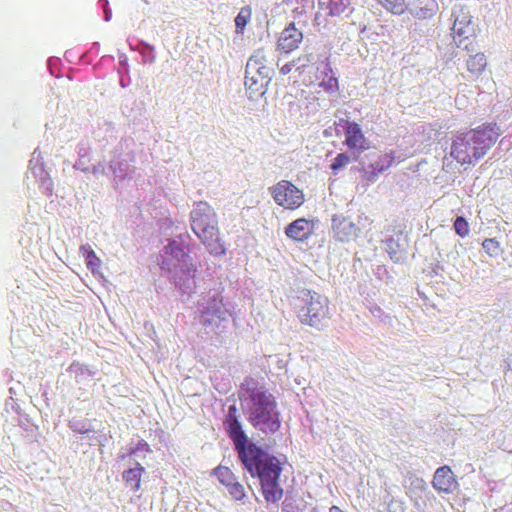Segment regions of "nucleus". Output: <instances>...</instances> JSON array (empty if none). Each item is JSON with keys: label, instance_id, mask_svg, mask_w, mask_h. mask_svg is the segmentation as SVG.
Masks as SVG:
<instances>
[{"label": "nucleus", "instance_id": "1", "mask_svg": "<svg viewBox=\"0 0 512 512\" xmlns=\"http://www.w3.org/2000/svg\"><path fill=\"white\" fill-rule=\"evenodd\" d=\"M192 238L188 233H181L167 240L163 247L161 268L169 272V277L181 295L189 299L197 292V267L191 253Z\"/></svg>", "mask_w": 512, "mask_h": 512}, {"label": "nucleus", "instance_id": "2", "mask_svg": "<svg viewBox=\"0 0 512 512\" xmlns=\"http://www.w3.org/2000/svg\"><path fill=\"white\" fill-rule=\"evenodd\" d=\"M243 469L260 482L264 499L268 503H276L284 495L280 486L282 464L268 451V447L260 446L238 457Z\"/></svg>", "mask_w": 512, "mask_h": 512}, {"label": "nucleus", "instance_id": "3", "mask_svg": "<svg viewBox=\"0 0 512 512\" xmlns=\"http://www.w3.org/2000/svg\"><path fill=\"white\" fill-rule=\"evenodd\" d=\"M502 134L496 123H484L455 136L450 155L460 164L474 165L485 156Z\"/></svg>", "mask_w": 512, "mask_h": 512}, {"label": "nucleus", "instance_id": "4", "mask_svg": "<svg viewBox=\"0 0 512 512\" xmlns=\"http://www.w3.org/2000/svg\"><path fill=\"white\" fill-rule=\"evenodd\" d=\"M190 225L207 251L214 256L225 254V247L219 237L218 219L214 209L204 201L194 203L190 212Z\"/></svg>", "mask_w": 512, "mask_h": 512}, {"label": "nucleus", "instance_id": "5", "mask_svg": "<svg viewBox=\"0 0 512 512\" xmlns=\"http://www.w3.org/2000/svg\"><path fill=\"white\" fill-rule=\"evenodd\" d=\"M252 396L243 403L247 413V420L262 433L274 434L280 426V414L272 394L268 392H252Z\"/></svg>", "mask_w": 512, "mask_h": 512}, {"label": "nucleus", "instance_id": "6", "mask_svg": "<svg viewBox=\"0 0 512 512\" xmlns=\"http://www.w3.org/2000/svg\"><path fill=\"white\" fill-rule=\"evenodd\" d=\"M295 308L302 324L320 329L324 320L329 318V300L326 296L310 290L297 292Z\"/></svg>", "mask_w": 512, "mask_h": 512}, {"label": "nucleus", "instance_id": "7", "mask_svg": "<svg viewBox=\"0 0 512 512\" xmlns=\"http://www.w3.org/2000/svg\"><path fill=\"white\" fill-rule=\"evenodd\" d=\"M472 15L469 9L464 5H455L451 11V19L453 20L454 40L458 48L475 52L473 37L475 36V24L472 21Z\"/></svg>", "mask_w": 512, "mask_h": 512}, {"label": "nucleus", "instance_id": "8", "mask_svg": "<svg viewBox=\"0 0 512 512\" xmlns=\"http://www.w3.org/2000/svg\"><path fill=\"white\" fill-rule=\"evenodd\" d=\"M223 424L228 436L234 444L237 457H240L261 446L249 438L244 431L242 423L237 416V408L234 404L228 407V411Z\"/></svg>", "mask_w": 512, "mask_h": 512}, {"label": "nucleus", "instance_id": "9", "mask_svg": "<svg viewBox=\"0 0 512 512\" xmlns=\"http://www.w3.org/2000/svg\"><path fill=\"white\" fill-rule=\"evenodd\" d=\"M200 309L199 323L213 331L218 327L220 321L225 320L227 316V309L223 305L222 297L215 292L208 294L198 301Z\"/></svg>", "mask_w": 512, "mask_h": 512}, {"label": "nucleus", "instance_id": "10", "mask_svg": "<svg viewBox=\"0 0 512 512\" xmlns=\"http://www.w3.org/2000/svg\"><path fill=\"white\" fill-rule=\"evenodd\" d=\"M343 131L345 135L344 144L352 153V159L365 167L364 152L370 149V142L365 137L360 125L354 121L345 120Z\"/></svg>", "mask_w": 512, "mask_h": 512}, {"label": "nucleus", "instance_id": "11", "mask_svg": "<svg viewBox=\"0 0 512 512\" xmlns=\"http://www.w3.org/2000/svg\"><path fill=\"white\" fill-rule=\"evenodd\" d=\"M363 157L366 161L365 167L359 165L355 167V170L361 171L363 173V179L370 183L376 182L379 175L391 167L394 162L392 153L381 154L377 151H370L364 153Z\"/></svg>", "mask_w": 512, "mask_h": 512}, {"label": "nucleus", "instance_id": "12", "mask_svg": "<svg viewBox=\"0 0 512 512\" xmlns=\"http://www.w3.org/2000/svg\"><path fill=\"white\" fill-rule=\"evenodd\" d=\"M270 191L274 201L286 209L293 210L303 204V192L290 181L281 180Z\"/></svg>", "mask_w": 512, "mask_h": 512}, {"label": "nucleus", "instance_id": "13", "mask_svg": "<svg viewBox=\"0 0 512 512\" xmlns=\"http://www.w3.org/2000/svg\"><path fill=\"white\" fill-rule=\"evenodd\" d=\"M212 474L226 487L228 493L234 500L241 501L245 498L246 493L244 486L228 467L219 465L213 469Z\"/></svg>", "mask_w": 512, "mask_h": 512}, {"label": "nucleus", "instance_id": "14", "mask_svg": "<svg viewBox=\"0 0 512 512\" xmlns=\"http://www.w3.org/2000/svg\"><path fill=\"white\" fill-rule=\"evenodd\" d=\"M334 237L341 242H349L357 237L360 229L349 218L343 215H334L331 225Z\"/></svg>", "mask_w": 512, "mask_h": 512}, {"label": "nucleus", "instance_id": "15", "mask_svg": "<svg viewBox=\"0 0 512 512\" xmlns=\"http://www.w3.org/2000/svg\"><path fill=\"white\" fill-rule=\"evenodd\" d=\"M432 483L437 491L443 493H452L458 485L452 470L448 466L437 468Z\"/></svg>", "mask_w": 512, "mask_h": 512}, {"label": "nucleus", "instance_id": "16", "mask_svg": "<svg viewBox=\"0 0 512 512\" xmlns=\"http://www.w3.org/2000/svg\"><path fill=\"white\" fill-rule=\"evenodd\" d=\"M407 6V11L418 19L431 18L439 9L436 0H408Z\"/></svg>", "mask_w": 512, "mask_h": 512}, {"label": "nucleus", "instance_id": "17", "mask_svg": "<svg viewBox=\"0 0 512 512\" xmlns=\"http://www.w3.org/2000/svg\"><path fill=\"white\" fill-rule=\"evenodd\" d=\"M383 243L385 250L394 263H402L407 257L405 239L401 233L386 238Z\"/></svg>", "mask_w": 512, "mask_h": 512}, {"label": "nucleus", "instance_id": "18", "mask_svg": "<svg viewBox=\"0 0 512 512\" xmlns=\"http://www.w3.org/2000/svg\"><path fill=\"white\" fill-rule=\"evenodd\" d=\"M303 40V33L296 28L295 24L290 23L280 35L278 40L279 49L288 53L296 48H298L299 44Z\"/></svg>", "mask_w": 512, "mask_h": 512}, {"label": "nucleus", "instance_id": "19", "mask_svg": "<svg viewBox=\"0 0 512 512\" xmlns=\"http://www.w3.org/2000/svg\"><path fill=\"white\" fill-rule=\"evenodd\" d=\"M312 232V226L310 222L305 218H298L288 224L285 228V234L287 237L295 241H304L308 239Z\"/></svg>", "mask_w": 512, "mask_h": 512}, {"label": "nucleus", "instance_id": "20", "mask_svg": "<svg viewBox=\"0 0 512 512\" xmlns=\"http://www.w3.org/2000/svg\"><path fill=\"white\" fill-rule=\"evenodd\" d=\"M143 473H145V468L139 462L134 461L133 466L123 472L122 478L125 484L136 493L140 490Z\"/></svg>", "mask_w": 512, "mask_h": 512}, {"label": "nucleus", "instance_id": "21", "mask_svg": "<svg viewBox=\"0 0 512 512\" xmlns=\"http://www.w3.org/2000/svg\"><path fill=\"white\" fill-rule=\"evenodd\" d=\"M352 0H328L326 2L319 1V7L322 10H328V15L332 17H339L345 12L351 13Z\"/></svg>", "mask_w": 512, "mask_h": 512}, {"label": "nucleus", "instance_id": "22", "mask_svg": "<svg viewBox=\"0 0 512 512\" xmlns=\"http://www.w3.org/2000/svg\"><path fill=\"white\" fill-rule=\"evenodd\" d=\"M245 87L248 91V98L251 100H255L258 97H262L265 95L267 91L268 85L261 82L259 78H257L255 75H245Z\"/></svg>", "mask_w": 512, "mask_h": 512}, {"label": "nucleus", "instance_id": "23", "mask_svg": "<svg viewBox=\"0 0 512 512\" xmlns=\"http://www.w3.org/2000/svg\"><path fill=\"white\" fill-rule=\"evenodd\" d=\"M323 74L322 80L319 84L327 93H336L339 89L338 78L331 66L327 63L324 65L323 70L320 71Z\"/></svg>", "mask_w": 512, "mask_h": 512}, {"label": "nucleus", "instance_id": "24", "mask_svg": "<svg viewBox=\"0 0 512 512\" xmlns=\"http://www.w3.org/2000/svg\"><path fill=\"white\" fill-rule=\"evenodd\" d=\"M487 65L486 57L483 53L477 52L474 55H470L467 60V69L470 73L475 76L480 75Z\"/></svg>", "mask_w": 512, "mask_h": 512}, {"label": "nucleus", "instance_id": "25", "mask_svg": "<svg viewBox=\"0 0 512 512\" xmlns=\"http://www.w3.org/2000/svg\"><path fill=\"white\" fill-rule=\"evenodd\" d=\"M408 0H378L380 5L395 15H402L407 11Z\"/></svg>", "mask_w": 512, "mask_h": 512}, {"label": "nucleus", "instance_id": "26", "mask_svg": "<svg viewBox=\"0 0 512 512\" xmlns=\"http://www.w3.org/2000/svg\"><path fill=\"white\" fill-rule=\"evenodd\" d=\"M243 394L240 396V400L246 403L252 396V392H268L263 387H258V382L252 378H246L242 383Z\"/></svg>", "mask_w": 512, "mask_h": 512}, {"label": "nucleus", "instance_id": "27", "mask_svg": "<svg viewBox=\"0 0 512 512\" xmlns=\"http://www.w3.org/2000/svg\"><path fill=\"white\" fill-rule=\"evenodd\" d=\"M252 10L250 6H244L240 9L238 15L235 17L236 32L242 34L245 27L250 22Z\"/></svg>", "mask_w": 512, "mask_h": 512}, {"label": "nucleus", "instance_id": "28", "mask_svg": "<svg viewBox=\"0 0 512 512\" xmlns=\"http://www.w3.org/2000/svg\"><path fill=\"white\" fill-rule=\"evenodd\" d=\"M138 45H139V47L134 48V49L137 50L142 55L143 62L153 64L156 61L154 46H152L151 44H149L143 40L139 41Z\"/></svg>", "mask_w": 512, "mask_h": 512}, {"label": "nucleus", "instance_id": "29", "mask_svg": "<svg viewBox=\"0 0 512 512\" xmlns=\"http://www.w3.org/2000/svg\"><path fill=\"white\" fill-rule=\"evenodd\" d=\"M83 255L85 257L86 265L92 273L100 267V259L96 256L95 252L88 246H81Z\"/></svg>", "mask_w": 512, "mask_h": 512}, {"label": "nucleus", "instance_id": "30", "mask_svg": "<svg viewBox=\"0 0 512 512\" xmlns=\"http://www.w3.org/2000/svg\"><path fill=\"white\" fill-rule=\"evenodd\" d=\"M354 161L352 159V153L348 150V152H343L337 154V156L333 159L330 168L334 174H336L339 170L344 168L348 163Z\"/></svg>", "mask_w": 512, "mask_h": 512}, {"label": "nucleus", "instance_id": "31", "mask_svg": "<svg viewBox=\"0 0 512 512\" xmlns=\"http://www.w3.org/2000/svg\"><path fill=\"white\" fill-rule=\"evenodd\" d=\"M453 228L456 234L462 238L466 237L470 232L469 224L464 216H456Z\"/></svg>", "mask_w": 512, "mask_h": 512}, {"label": "nucleus", "instance_id": "32", "mask_svg": "<svg viewBox=\"0 0 512 512\" xmlns=\"http://www.w3.org/2000/svg\"><path fill=\"white\" fill-rule=\"evenodd\" d=\"M128 164L119 159H111L109 162V170L115 177H124Z\"/></svg>", "mask_w": 512, "mask_h": 512}, {"label": "nucleus", "instance_id": "33", "mask_svg": "<svg viewBox=\"0 0 512 512\" xmlns=\"http://www.w3.org/2000/svg\"><path fill=\"white\" fill-rule=\"evenodd\" d=\"M482 247L485 252L492 257L498 256L501 253L500 244L495 238L485 239L482 243Z\"/></svg>", "mask_w": 512, "mask_h": 512}, {"label": "nucleus", "instance_id": "34", "mask_svg": "<svg viewBox=\"0 0 512 512\" xmlns=\"http://www.w3.org/2000/svg\"><path fill=\"white\" fill-rule=\"evenodd\" d=\"M274 75V70L266 65H260V69L257 71L256 77L261 80V82L269 85L272 77Z\"/></svg>", "mask_w": 512, "mask_h": 512}, {"label": "nucleus", "instance_id": "35", "mask_svg": "<svg viewBox=\"0 0 512 512\" xmlns=\"http://www.w3.org/2000/svg\"><path fill=\"white\" fill-rule=\"evenodd\" d=\"M150 451V448H149V445L146 441L144 440H140L137 442L136 446L135 447H131L129 449V454L132 456H137V457H144L145 453L146 452H149Z\"/></svg>", "mask_w": 512, "mask_h": 512}, {"label": "nucleus", "instance_id": "36", "mask_svg": "<svg viewBox=\"0 0 512 512\" xmlns=\"http://www.w3.org/2000/svg\"><path fill=\"white\" fill-rule=\"evenodd\" d=\"M70 428L80 434H86L89 435L90 433H94V431L86 425V423L81 421H71L70 422Z\"/></svg>", "mask_w": 512, "mask_h": 512}, {"label": "nucleus", "instance_id": "37", "mask_svg": "<svg viewBox=\"0 0 512 512\" xmlns=\"http://www.w3.org/2000/svg\"><path fill=\"white\" fill-rule=\"evenodd\" d=\"M260 69L259 63L254 60H248L245 67V75L251 76L257 74V71Z\"/></svg>", "mask_w": 512, "mask_h": 512}, {"label": "nucleus", "instance_id": "38", "mask_svg": "<svg viewBox=\"0 0 512 512\" xmlns=\"http://www.w3.org/2000/svg\"><path fill=\"white\" fill-rule=\"evenodd\" d=\"M89 173H92L96 177H99V176L107 174L106 170H105V167L101 163H98L97 165H93L92 167H90V172Z\"/></svg>", "mask_w": 512, "mask_h": 512}, {"label": "nucleus", "instance_id": "39", "mask_svg": "<svg viewBox=\"0 0 512 512\" xmlns=\"http://www.w3.org/2000/svg\"><path fill=\"white\" fill-rule=\"evenodd\" d=\"M248 60H254L259 65H265L266 58L262 50H257Z\"/></svg>", "mask_w": 512, "mask_h": 512}, {"label": "nucleus", "instance_id": "40", "mask_svg": "<svg viewBox=\"0 0 512 512\" xmlns=\"http://www.w3.org/2000/svg\"><path fill=\"white\" fill-rule=\"evenodd\" d=\"M295 66V61H291V62H288L286 64H284L281 68H280V73L282 75H287L291 72L292 68Z\"/></svg>", "mask_w": 512, "mask_h": 512}, {"label": "nucleus", "instance_id": "41", "mask_svg": "<svg viewBox=\"0 0 512 512\" xmlns=\"http://www.w3.org/2000/svg\"><path fill=\"white\" fill-rule=\"evenodd\" d=\"M74 168L79 169V170L83 171L84 173L90 172V167H86L84 165V163L82 162V160L77 161L74 165Z\"/></svg>", "mask_w": 512, "mask_h": 512}, {"label": "nucleus", "instance_id": "42", "mask_svg": "<svg viewBox=\"0 0 512 512\" xmlns=\"http://www.w3.org/2000/svg\"><path fill=\"white\" fill-rule=\"evenodd\" d=\"M112 18V11L110 9V7H106L105 10H104V20L106 22H109Z\"/></svg>", "mask_w": 512, "mask_h": 512}, {"label": "nucleus", "instance_id": "43", "mask_svg": "<svg viewBox=\"0 0 512 512\" xmlns=\"http://www.w3.org/2000/svg\"><path fill=\"white\" fill-rule=\"evenodd\" d=\"M98 3L103 8V11L105 10L106 7H109L108 0H99Z\"/></svg>", "mask_w": 512, "mask_h": 512}, {"label": "nucleus", "instance_id": "44", "mask_svg": "<svg viewBox=\"0 0 512 512\" xmlns=\"http://www.w3.org/2000/svg\"><path fill=\"white\" fill-rule=\"evenodd\" d=\"M329 512H343L342 509H340L338 506H335L333 505L331 508H330V511Z\"/></svg>", "mask_w": 512, "mask_h": 512}, {"label": "nucleus", "instance_id": "45", "mask_svg": "<svg viewBox=\"0 0 512 512\" xmlns=\"http://www.w3.org/2000/svg\"><path fill=\"white\" fill-rule=\"evenodd\" d=\"M93 46H94V48H97V46H99V42L93 43Z\"/></svg>", "mask_w": 512, "mask_h": 512}, {"label": "nucleus", "instance_id": "46", "mask_svg": "<svg viewBox=\"0 0 512 512\" xmlns=\"http://www.w3.org/2000/svg\"><path fill=\"white\" fill-rule=\"evenodd\" d=\"M93 46H94V48H97V46H99V42L93 43Z\"/></svg>", "mask_w": 512, "mask_h": 512}, {"label": "nucleus", "instance_id": "47", "mask_svg": "<svg viewBox=\"0 0 512 512\" xmlns=\"http://www.w3.org/2000/svg\"><path fill=\"white\" fill-rule=\"evenodd\" d=\"M120 84H121V86H122V87H125V86H126V85H125V82H124L123 80H121Z\"/></svg>", "mask_w": 512, "mask_h": 512}]
</instances>
